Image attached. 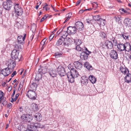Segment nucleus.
Masks as SVG:
<instances>
[{
    "label": "nucleus",
    "mask_w": 131,
    "mask_h": 131,
    "mask_svg": "<svg viewBox=\"0 0 131 131\" xmlns=\"http://www.w3.org/2000/svg\"><path fill=\"white\" fill-rule=\"evenodd\" d=\"M68 81L71 83H73L74 81V78L78 77L79 75L78 72L74 68H72L70 72L67 74Z\"/></svg>",
    "instance_id": "obj_1"
},
{
    "label": "nucleus",
    "mask_w": 131,
    "mask_h": 131,
    "mask_svg": "<svg viewBox=\"0 0 131 131\" xmlns=\"http://www.w3.org/2000/svg\"><path fill=\"white\" fill-rule=\"evenodd\" d=\"M130 44L129 43L126 42L125 43L120 42L117 45V48L121 51H125L128 52L130 51Z\"/></svg>",
    "instance_id": "obj_2"
},
{
    "label": "nucleus",
    "mask_w": 131,
    "mask_h": 131,
    "mask_svg": "<svg viewBox=\"0 0 131 131\" xmlns=\"http://www.w3.org/2000/svg\"><path fill=\"white\" fill-rule=\"evenodd\" d=\"M19 51L16 49H14L12 51L11 56L12 58L14 60H15L18 59V61L21 60L22 55H19Z\"/></svg>",
    "instance_id": "obj_3"
},
{
    "label": "nucleus",
    "mask_w": 131,
    "mask_h": 131,
    "mask_svg": "<svg viewBox=\"0 0 131 131\" xmlns=\"http://www.w3.org/2000/svg\"><path fill=\"white\" fill-rule=\"evenodd\" d=\"M6 2H4L3 5L4 8L6 10H9L12 6V2L11 0H6Z\"/></svg>",
    "instance_id": "obj_4"
},
{
    "label": "nucleus",
    "mask_w": 131,
    "mask_h": 131,
    "mask_svg": "<svg viewBox=\"0 0 131 131\" xmlns=\"http://www.w3.org/2000/svg\"><path fill=\"white\" fill-rule=\"evenodd\" d=\"M36 91H34L31 89L28 91L26 95L30 99L35 100L36 97V94L35 93Z\"/></svg>",
    "instance_id": "obj_5"
},
{
    "label": "nucleus",
    "mask_w": 131,
    "mask_h": 131,
    "mask_svg": "<svg viewBox=\"0 0 131 131\" xmlns=\"http://www.w3.org/2000/svg\"><path fill=\"white\" fill-rule=\"evenodd\" d=\"M14 9L15 12L18 16L22 15L23 13V9L18 4H17L15 5Z\"/></svg>",
    "instance_id": "obj_6"
},
{
    "label": "nucleus",
    "mask_w": 131,
    "mask_h": 131,
    "mask_svg": "<svg viewBox=\"0 0 131 131\" xmlns=\"http://www.w3.org/2000/svg\"><path fill=\"white\" fill-rule=\"evenodd\" d=\"M74 41L75 44L77 45L75 47L76 49L79 51H83V49L80 46V45L82 42L81 40L79 39H74Z\"/></svg>",
    "instance_id": "obj_7"
},
{
    "label": "nucleus",
    "mask_w": 131,
    "mask_h": 131,
    "mask_svg": "<svg viewBox=\"0 0 131 131\" xmlns=\"http://www.w3.org/2000/svg\"><path fill=\"white\" fill-rule=\"evenodd\" d=\"M21 118L25 122H30L32 119L31 115L25 114L22 115L21 117Z\"/></svg>",
    "instance_id": "obj_8"
},
{
    "label": "nucleus",
    "mask_w": 131,
    "mask_h": 131,
    "mask_svg": "<svg viewBox=\"0 0 131 131\" xmlns=\"http://www.w3.org/2000/svg\"><path fill=\"white\" fill-rule=\"evenodd\" d=\"M57 70L58 74L61 76H63L66 74L64 68L61 66H59L57 68Z\"/></svg>",
    "instance_id": "obj_9"
},
{
    "label": "nucleus",
    "mask_w": 131,
    "mask_h": 131,
    "mask_svg": "<svg viewBox=\"0 0 131 131\" xmlns=\"http://www.w3.org/2000/svg\"><path fill=\"white\" fill-rule=\"evenodd\" d=\"M75 26L77 29L79 31H81L84 29L83 24L81 21H78L75 23Z\"/></svg>",
    "instance_id": "obj_10"
},
{
    "label": "nucleus",
    "mask_w": 131,
    "mask_h": 131,
    "mask_svg": "<svg viewBox=\"0 0 131 131\" xmlns=\"http://www.w3.org/2000/svg\"><path fill=\"white\" fill-rule=\"evenodd\" d=\"M31 129L34 130V131H38L37 129L39 128H42L43 127L42 125L40 124V123H34L33 125H30L29 126Z\"/></svg>",
    "instance_id": "obj_11"
},
{
    "label": "nucleus",
    "mask_w": 131,
    "mask_h": 131,
    "mask_svg": "<svg viewBox=\"0 0 131 131\" xmlns=\"http://www.w3.org/2000/svg\"><path fill=\"white\" fill-rule=\"evenodd\" d=\"M7 64L8 66L7 67L10 70H12V71L13 70L16 66V63L14 60L11 59L9 60Z\"/></svg>",
    "instance_id": "obj_12"
},
{
    "label": "nucleus",
    "mask_w": 131,
    "mask_h": 131,
    "mask_svg": "<svg viewBox=\"0 0 131 131\" xmlns=\"http://www.w3.org/2000/svg\"><path fill=\"white\" fill-rule=\"evenodd\" d=\"M86 50L88 51V53H87L85 52H82L80 54V58L82 60H86L88 59V55L91 53L86 48Z\"/></svg>",
    "instance_id": "obj_13"
},
{
    "label": "nucleus",
    "mask_w": 131,
    "mask_h": 131,
    "mask_svg": "<svg viewBox=\"0 0 131 131\" xmlns=\"http://www.w3.org/2000/svg\"><path fill=\"white\" fill-rule=\"evenodd\" d=\"M89 81V79L86 76H82L81 77V83L82 86L86 85Z\"/></svg>",
    "instance_id": "obj_14"
},
{
    "label": "nucleus",
    "mask_w": 131,
    "mask_h": 131,
    "mask_svg": "<svg viewBox=\"0 0 131 131\" xmlns=\"http://www.w3.org/2000/svg\"><path fill=\"white\" fill-rule=\"evenodd\" d=\"M68 34H75L77 31V28L75 26H69L67 28Z\"/></svg>",
    "instance_id": "obj_15"
},
{
    "label": "nucleus",
    "mask_w": 131,
    "mask_h": 131,
    "mask_svg": "<svg viewBox=\"0 0 131 131\" xmlns=\"http://www.w3.org/2000/svg\"><path fill=\"white\" fill-rule=\"evenodd\" d=\"M110 56L114 60H116L118 58L117 52L115 50H111L110 53Z\"/></svg>",
    "instance_id": "obj_16"
},
{
    "label": "nucleus",
    "mask_w": 131,
    "mask_h": 131,
    "mask_svg": "<svg viewBox=\"0 0 131 131\" xmlns=\"http://www.w3.org/2000/svg\"><path fill=\"white\" fill-rule=\"evenodd\" d=\"M10 69L8 67L2 70L1 71V73L4 76L6 77L8 76L12 72L10 71Z\"/></svg>",
    "instance_id": "obj_17"
},
{
    "label": "nucleus",
    "mask_w": 131,
    "mask_h": 131,
    "mask_svg": "<svg viewBox=\"0 0 131 131\" xmlns=\"http://www.w3.org/2000/svg\"><path fill=\"white\" fill-rule=\"evenodd\" d=\"M104 46L106 48L111 49L113 47V43L111 41L107 40L106 41L104 44Z\"/></svg>",
    "instance_id": "obj_18"
},
{
    "label": "nucleus",
    "mask_w": 131,
    "mask_h": 131,
    "mask_svg": "<svg viewBox=\"0 0 131 131\" xmlns=\"http://www.w3.org/2000/svg\"><path fill=\"white\" fill-rule=\"evenodd\" d=\"M50 76L52 77H56L57 75V72L55 69H50L48 71Z\"/></svg>",
    "instance_id": "obj_19"
},
{
    "label": "nucleus",
    "mask_w": 131,
    "mask_h": 131,
    "mask_svg": "<svg viewBox=\"0 0 131 131\" xmlns=\"http://www.w3.org/2000/svg\"><path fill=\"white\" fill-rule=\"evenodd\" d=\"M120 70L122 73L124 74H127L129 72L128 69L125 66H121L120 68Z\"/></svg>",
    "instance_id": "obj_20"
},
{
    "label": "nucleus",
    "mask_w": 131,
    "mask_h": 131,
    "mask_svg": "<svg viewBox=\"0 0 131 131\" xmlns=\"http://www.w3.org/2000/svg\"><path fill=\"white\" fill-rule=\"evenodd\" d=\"M97 90L94 86H91L90 90V92L91 95H95L97 94Z\"/></svg>",
    "instance_id": "obj_21"
},
{
    "label": "nucleus",
    "mask_w": 131,
    "mask_h": 131,
    "mask_svg": "<svg viewBox=\"0 0 131 131\" xmlns=\"http://www.w3.org/2000/svg\"><path fill=\"white\" fill-rule=\"evenodd\" d=\"M63 29H62L61 30L60 29L57 32V33L58 34H59L61 33V32L62 35V37H63V38L64 39L67 37L68 33L67 31H63Z\"/></svg>",
    "instance_id": "obj_22"
},
{
    "label": "nucleus",
    "mask_w": 131,
    "mask_h": 131,
    "mask_svg": "<svg viewBox=\"0 0 131 131\" xmlns=\"http://www.w3.org/2000/svg\"><path fill=\"white\" fill-rule=\"evenodd\" d=\"M74 64L75 68L77 69H80L82 68V64L78 61L74 62Z\"/></svg>",
    "instance_id": "obj_23"
},
{
    "label": "nucleus",
    "mask_w": 131,
    "mask_h": 131,
    "mask_svg": "<svg viewBox=\"0 0 131 131\" xmlns=\"http://www.w3.org/2000/svg\"><path fill=\"white\" fill-rule=\"evenodd\" d=\"M35 119L37 121H40L42 119V115L39 113H37L34 115Z\"/></svg>",
    "instance_id": "obj_24"
},
{
    "label": "nucleus",
    "mask_w": 131,
    "mask_h": 131,
    "mask_svg": "<svg viewBox=\"0 0 131 131\" xmlns=\"http://www.w3.org/2000/svg\"><path fill=\"white\" fill-rule=\"evenodd\" d=\"M15 43V49L18 50V51L21 50V47L23 46V44H20V43L16 42Z\"/></svg>",
    "instance_id": "obj_25"
},
{
    "label": "nucleus",
    "mask_w": 131,
    "mask_h": 131,
    "mask_svg": "<svg viewBox=\"0 0 131 131\" xmlns=\"http://www.w3.org/2000/svg\"><path fill=\"white\" fill-rule=\"evenodd\" d=\"M26 35L25 34V35L23 36H19L18 37V41L16 42H18L20 43V44H23V42L24 41L26 37Z\"/></svg>",
    "instance_id": "obj_26"
},
{
    "label": "nucleus",
    "mask_w": 131,
    "mask_h": 131,
    "mask_svg": "<svg viewBox=\"0 0 131 131\" xmlns=\"http://www.w3.org/2000/svg\"><path fill=\"white\" fill-rule=\"evenodd\" d=\"M126 76L124 78L125 82L129 83L131 82V74H127Z\"/></svg>",
    "instance_id": "obj_27"
},
{
    "label": "nucleus",
    "mask_w": 131,
    "mask_h": 131,
    "mask_svg": "<svg viewBox=\"0 0 131 131\" xmlns=\"http://www.w3.org/2000/svg\"><path fill=\"white\" fill-rule=\"evenodd\" d=\"M71 45V43L66 39H64V41L63 42L62 45L63 46L65 47V49H66V48H68L69 46Z\"/></svg>",
    "instance_id": "obj_28"
},
{
    "label": "nucleus",
    "mask_w": 131,
    "mask_h": 131,
    "mask_svg": "<svg viewBox=\"0 0 131 131\" xmlns=\"http://www.w3.org/2000/svg\"><path fill=\"white\" fill-rule=\"evenodd\" d=\"M124 21L126 26H131V19L126 18L125 19Z\"/></svg>",
    "instance_id": "obj_29"
},
{
    "label": "nucleus",
    "mask_w": 131,
    "mask_h": 131,
    "mask_svg": "<svg viewBox=\"0 0 131 131\" xmlns=\"http://www.w3.org/2000/svg\"><path fill=\"white\" fill-rule=\"evenodd\" d=\"M89 78L90 81L93 84L95 83L96 81V79L93 75H90Z\"/></svg>",
    "instance_id": "obj_30"
},
{
    "label": "nucleus",
    "mask_w": 131,
    "mask_h": 131,
    "mask_svg": "<svg viewBox=\"0 0 131 131\" xmlns=\"http://www.w3.org/2000/svg\"><path fill=\"white\" fill-rule=\"evenodd\" d=\"M105 20L104 19L100 18L99 20L98 21V23L99 24L100 27L101 26H104L105 25Z\"/></svg>",
    "instance_id": "obj_31"
},
{
    "label": "nucleus",
    "mask_w": 131,
    "mask_h": 131,
    "mask_svg": "<svg viewBox=\"0 0 131 131\" xmlns=\"http://www.w3.org/2000/svg\"><path fill=\"white\" fill-rule=\"evenodd\" d=\"M31 107L32 109L34 111H37L38 109V108L37 105L34 103L32 104L31 105Z\"/></svg>",
    "instance_id": "obj_32"
},
{
    "label": "nucleus",
    "mask_w": 131,
    "mask_h": 131,
    "mask_svg": "<svg viewBox=\"0 0 131 131\" xmlns=\"http://www.w3.org/2000/svg\"><path fill=\"white\" fill-rule=\"evenodd\" d=\"M37 87V85L34 82L32 83L30 85V89H31L34 91H36V88Z\"/></svg>",
    "instance_id": "obj_33"
},
{
    "label": "nucleus",
    "mask_w": 131,
    "mask_h": 131,
    "mask_svg": "<svg viewBox=\"0 0 131 131\" xmlns=\"http://www.w3.org/2000/svg\"><path fill=\"white\" fill-rule=\"evenodd\" d=\"M64 39L63 38H60L56 42V45L57 46H59L61 45L64 41Z\"/></svg>",
    "instance_id": "obj_34"
},
{
    "label": "nucleus",
    "mask_w": 131,
    "mask_h": 131,
    "mask_svg": "<svg viewBox=\"0 0 131 131\" xmlns=\"http://www.w3.org/2000/svg\"><path fill=\"white\" fill-rule=\"evenodd\" d=\"M18 129L20 131H25L27 129L23 125H19L18 127Z\"/></svg>",
    "instance_id": "obj_35"
},
{
    "label": "nucleus",
    "mask_w": 131,
    "mask_h": 131,
    "mask_svg": "<svg viewBox=\"0 0 131 131\" xmlns=\"http://www.w3.org/2000/svg\"><path fill=\"white\" fill-rule=\"evenodd\" d=\"M120 36L121 37H122L125 40L128 39L129 36L128 34L124 33L123 34L120 35Z\"/></svg>",
    "instance_id": "obj_36"
},
{
    "label": "nucleus",
    "mask_w": 131,
    "mask_h": 131,
    "mask_svg": "<svg viewBox=\"0 0 131 131\" xmlns=\"http://www.w3.org/2000/svg\"><path fill=\"white\" fill-rule=\"evenodd\" d=\"M114 19L115 20L116 22H118V24L120 25L122 24L121 20L120 18L118 17H114Z\"/></svg>",
    "instance_id": "obj_37"
},
{
    "label": "nucleus",
    "mask_w": 131,
    "mask_h": 131,
    "mask_svg": "<svg viewBox=\"0 0 131 131\" xmlns=\"http://www.w3.org/2000/svg\"><path fill=\"white\" fill-rule=\"evenodd\" d=\"M71 13H70L66 15V18H67V19L65 20V21L63 22V23H65L70 19V18L71 16Z\"/></svg>",
    "instance_id": "obj_38"
},
{
    "label": "nucleus",
    "mask_w": 131,
    "mask_h": 131,
    "mask_svg": "<svg viewBox=\"0 0 131 131\" xmlns=\"http://www.w3.org/2000/svg\"><path fill=\"white\" fill-rule=\"evenodd\" d=\"M100 16L99 15H97L96 16H93V18L95 20H97L98 21L100 19L99 18Z\"/></svg>",
    "instance_id": "obj_39"
},
{
    "label": "nucleus",
    "mask_w": 131,
    "mask_h": 131,
    "mask_svg": "<svg viewBox=\"0 0 131 131\" xmlns=\"http://www.w3.org/2000/svg\"><path fill=\"white\" fill-rule=\"evenodd\" d=\"M112 40L113 41L114 44L115 46H117L118 45L117 40L114 38H112Z\"/></svg>",
    "instance_id": "obj_40"
},
{
    "label": "nucleus",
    "mask_w": 131,
    "mask_h": 131,
    "mask_svg": "<svg viewBox=\"0 0 131 131\" xmlns=\"http://www.w3.org/2000/svg\"><path fill=\"white\" fill-rule=\"evenodd\" d=\"M62 53H55V57L56 58H58V57H61L62 55Z\"/></svg>",
    "instance_id": "obj_41"
},
{
    "label": "nucleus",
    "mask_w": 131,
    "mask_h": 131,
    "mask_svg": "<svg viewBox=\"0 0 131 131\" xmlns=\"http://www.w3.org/2000/svg\"><path fill=\"white\" fill-rule=\"evenodd\" d=\"M47 40V39H46V38H45L43 39L40 43V46H41L44 45L45 44Z\"/></svg>",
    "instance_id": "obj_42"
},
{
    "label": "nucleus",
    "mask_w": 131,
    "mask_h": 131,
    "mask_svg": "<svg viewBox=\"0 0 131 131\" xmlns=\"http://www.w3.org/2000/svg\"><path fill=\"white\" fill-rule=\"evenodd\" d=\"M119 11L120 12H121V11L123 12L124 13H126L127 14H130V13L128 12L127 11L124 9L123 8L119 9Z\"/></svg>",
    "instance_id": "obj_43"
},
{
    "label": "nucleus",
    "mask_w": 131,
    "mask_h": 131,
    "mask_svg": "<svg viewBox=\"0 0 131 131\" xmlns=\"http://www.w3.org/2000/svg\"><path fill=\"white\" fill-rule=\"evenodd\" d=\"M101 35L102 37L103 38H105L106 37V35L105 33L103 32H101Z\"/></svg>",
    "instance_id": "obj_44"
},
{
    "label": "nucleus",
    "mask_w": 131,
    "mask_h": 131,
    "mask_svg": "<svg viewBox=\"0 0 131 131\" xmlns=\"http://www.w3.org/2000/svg\"><path fill=\"white\" fill-rule=\"evenodd\" d=\"M42 74H44L47 72V70L45 68L42 67Z\"/></svg>",
    "instance_id": "obj_45"
},
{
    "label": "nucleus",
    "mask_w": 131,
    "mask_h": 131,
    "mask_svg": "<svg viewBox=\"0 0 131 131\" xmlns=\"http://www.w3.org/2000/svg\"><path fill=\"white\" fill-rule=\"evenodd\" d=\"M24 80L21 81L19 84V88H21L22 87L24 83Z\"/></svg>",
    "instance_id": "obj_46"
},
{
    "label": "nucleus",
    "mask_w": 131,
    "mask_h": 131,
    "mask_svg": "<svg viewBox=\"0 0 131 131\" xmlns=\"http://www.w3.org/2000/svg\"><path fill=\"white\" fill-rule=\"evenodd\" d=\"M85 68L89 70H92L93 69L92 66L90 64L88 65V66H87V67Z\"/></svg>",
    "instance_id": "obj_47"
},
{
    "label": "nucleus",
    "mask_w": 131,
    "mask_h": 131,
    "mask_svg": "<svg viewBox=\"0 0 131 131\" xmlns=\"http://www.w3.org/2000/svg\"><path fill=\"white\" fill-rule=\"evenodd\" d=\"M47 16L46 15H45L43 17H42L40 20V22H41L43 21L47 18Z\"/></svg>",
    "instance_id": "obj_48"
},
{
    "label": "nucleus",
    "mask_w": 131,
    "mask_h": 131,
    "mask_svg": "<svg viewBox=\"0 0 131 131\" xmlns=\"http://www.w3.org/2000/svg\"><path fill=\"white\" fill-rule=\"evenodd\" d=\"M41 1L39 2L38 3H37V5L36 6V8L37 9L39 6L41 4Z\"/></svg>",
    "instance_id": "obj_49"
},
{
    "label": "nucleus",
    "mask_w": 131,
    "mask_h": 131,
    "mask_svg": "<svg viewBox=\"0 0 131 131\" xmlns=\"http://www.w3.org/2000/svg\"><path fill=\"white\" fill-rule=\"evenodd\" d=\"M25 131H34V130L31 129L29 126H28V129H27Z\"/></svg>",
    "instance_id": "obj_50"
},
{
    "label": "nucleus",
    "mask_w": 131,
    "mask_h": 131,
    "mask_svg": "<svg viewBox=\"0 0 131 131\" xmlns=\"http://www.w3.org/2000/svg\"><path fill=\"white\" fill-rule=\"evenodd\" d=\"M54 36V34H52L49 37V40L50 41L52 39Z\"/></svg>",
    "instance_id": "obj_51"
},
{
    "label": "nucleus",
    "mask_w": 131,
    "mask_h": 131,
    "mask_svg": "<svg viewBox=\"0 0 131 131\" xmlns=\"http://www.w3.org/2000/svg\"><path fill=\"white\" fill-rule=\"evenodd\" d=\"M42 67H40V68H39L38 69V72H39V74H42Z\"/></svg>",
    "instance_id": "obj_52"
},
{
    "label": "nucleus",
    "mask_w": 131,
    "mask_h": 131,
    "mask_svg": "<svg viewBox=\"0 0 131 131\" xmlns=\"http://www.w3.org/2000/svg\"><path fill=\"white\" fill-rule=\"evenodd\" d=\"M90 64L89 63L87 62H86L84 64V66L85 67H87Z\"/></svg>",
    "instance_id": "obj_53"
},
{
    "label": "nucleus",
    "mask_w": 131,
    "mask_h": 131,
    "mask_svg": "<svg viewBox=\"0 0 131 131\" xmlns=\"http://www.w3.org/2000/svg\"><path fill=\"white\" fill-rule=\"evenodd\" d=\"M19 93L17 94H16V95H15V97L14 98L15 99L14 100L15 101H16V100H17L18 96H19Z\"/></svg>",
    "instance_id": "obj_54"
},
{
    "label": "nucleus",
    "mask_w": 131,
    "mask_h": 131,
    "mask_svg": "<svg viewBox=\"0 0 131 131\" xmlns=\"http://www.w3.org/2000/svg\"><path fill=\"white\" fill-rule=\"evenodd\" d=\"M16 72L15 71H14L11 75V77H13L16 74Z\"/></svg>",
    "instance_id": "obj_55"
},
{
    "label": "nucleus",
    "mask_w": 131,
    "mask_h": 131,
    "mask_svg": "<svg viewBox=\"0 0 131 131\" xmlns=\"http://www.w3.org/2000/svg\"><path fill=\"white\" fill-rule=\"evenodd\" d=\"M12 106V104L11 103H9L8 104L7 107L10 108H11Z\"/></svg>",
    "instance_id": "obj_56"
},
{
    "label": "nucleus",
    "mask_w": 131,
    "mask_h": 131,
    "mask_svg": "<svg viewBox=\"0 0 131 131\" xmlns=\"http://www.w3.org/2000/svg\"><path fill=\"white\" fill-rule=\"evenodd\" d=\"M18 110L20 112H22L23 111V109L21 107H20L18 109Z\"/></svg>",
    "instance_id": "obj_57"
},
{
    "label": "nucleus",
    "mask_w": 131,
    "mask_h": 131,
    "mask_svg": "<svg viewBox=\"0 0 131 131\" xmlns=\"http://www.w3.org/2000/svg\"><path fill=\"white\" fill-rule=\"evenodd\" d=\"M15 91H16V89H14L13 90V94H12V95H11V97H13L14 96L15 94Z\"/></svg>",
    "instance_id": "obj_58"
},
{
    "label": "nucleus",
    "mask_w": 131,
    "mask_h": 131,
    "mask_svg": "<svg viewBox=\"0 0 131 131\" xmlns=\"http://www.w3.org/2000/svg\"><path fill=\"white\" fill-rule=\"evenodd\" d=\"M85 11H86V10H80L79 12V14H81L83 13Z\"/></svg>",
    "instance_id": "obj_59"
},
{
    "label": "nucleus",
    "mask_w": 131,
    "mask_h": 131,
    "mask_svg": "<svg viewBox=\"0 0 131 131\" xmlns=\"http://www.w3.org/2000/svg\"><path fill=\"white\" fill-rule=\"evenodd\" d=\"M81 1H82V0H79L76 3V6H77L78 4H79L80 3Z\"/></svg>",
    "instance_id": "obj_60"
},
{
    "label": "nucleus",
    "mask_w": 131,
    "mask_h": 131,
    "mask_svg": "<svg viewBox=\"0 0 131 131\" xmlns=\"http://www.w3.org/2000/svg\"><path fill=\"white\" fill-rule=\"evenodd\" d=\"M34 36V34H32V35L30 37V40H32L33 39Z\"/></svg>",
    "instance_id": "obj_61"
},
{
    "label": "nucleus",
    "mask_w": 131,
    "mask_h": 131,
    "mask_svg": "<svg viewBox=\"0 0 131 131\" xmlns=\"http://www.w3.org/2000/svg\"><path fill=\"white\" fill-rule=\"evenodd\" d=\"M7 103V101H4V102L2 103V104L3 106H4L6 105V104Z\"/></svg>",
    "instance_id": "obj_62"
},
{
    "label": "nucleus",
    "mask_w": 131,
    "mask_h": 131,
    "mask_svg": "<svg viewBox=\"0 0 131 131\" xmlns=\"http://www.w3.org/2000/svg\"><path fill=\"white\" fill-rule=\"evenodd\" d=\"M11 98L12 99V100H11V101H10L11 102H13L14 101H16L14 100H15L13 98V97H11Z\"/></svg>",
    "instance_id": "obj_63"
},
{
    "label": "nucleus",
    "mask_w": 131,
    "mask_h": 131,
    "mask_svg": "<svg viewBox=\"0 0 131 131\" xmlns=\"http://www.w3.org/2000/svg\"><path fill=\"white\" fill-rule=\"evenodd\" d=\"M3 93L2 92V91H0V96H3Z\"/></svg>",
    "instance_id": "obj_64"
}]
</instances>
